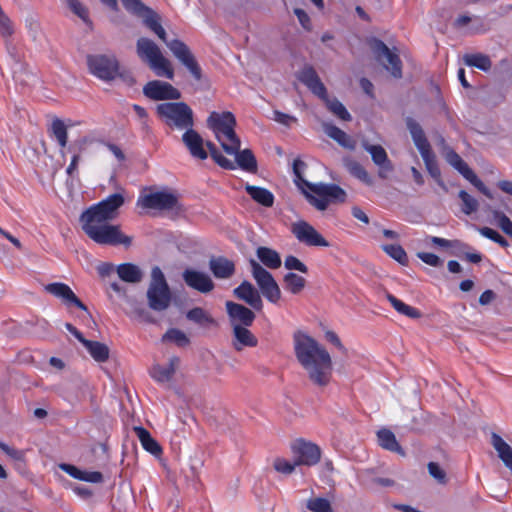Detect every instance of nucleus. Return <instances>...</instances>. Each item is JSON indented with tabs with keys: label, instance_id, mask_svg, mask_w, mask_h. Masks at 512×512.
I'll use <instances>...</instances> for the list:
<instances>
[{
	"label": "nucleus",
	"instance_id": "nucleus-35",
	"mask_svg": "<svg viewBox=\"0 0 512 512\" xmlns=\"http://www.w3.org/2000/svg\"><path fill=\"white\" fill-rule=\"evenodd\" d=\"M235 157L237 165L244 171L255 172L257 170V161L250 149L240 150L238 148L233 153H228Z\"/></svg>",
	"mask_w": 512,
	"mask_h": 512
},
{
	"label": "nucleus",
	"instance_id": "nucleus-56",
	"mask_svg": "<svg viewBox=\"0 0 512 512\" xmlns=\"http://www.w3.org/2000/svg\"><path fill=\"white\" fill-rule=\"evenodd\" d=\"M0 449L5 452L12 460L22 462L25 459V452L0 441Z\"/></svg>",
	"mask_w": 512,
	"mask_h": 512
},
{
	"label": "nucleus",
	"instance_id": "nucleus-28",
	"mask_svg": "<svg viewBox=\"0 0 512 512\" xmlns=\"http://www.w3.org/2000/svg\"><path fill=\"white\" fill-rule=\"evenodd\" d=\"M248 327H240L239 325L233 327V347L237 351H241L244 347H256L258 344V339Z\"/></svg>",
	"mask_w": 512,
	"mask_h": 512
},
{
	"label": "nucleus",
	"instance_id": "nucleus-38",
	"mask_svg": "<svg viewBox=\"0 0 512 512\" xmlns=\"http://www.w3.org/2000/svg\"><path fill=\"white\" fill-rule=\"evenodd\" d=\"M378 442L380 446L386 450L392 452H398L400 454H404L401 446L396 440V437L393 432L388 429H381L377 432Z\"/></svg>",
	"mask_w": 512,
	"mask_h": 512
},
{
	"label": "nucleus",
	"instance_id": "nucleus-4",
	"mask_svg": "<svg viewBox=\"0 0 512 512\" xmlns=\"http://www.w3.org/2000/svg\"><path fill=\"white\" fill-rule=\"evenodd\" d=\"M80 222L85 234L99 245L129 247L132 243L131 237L121 232L120 226L110 224L108 220L81 215Z\"/></svg>",
	"mask_w": 512,
	"mask_h": 512
},
{
	"label": "nucleus",
	"instance_id": "nucleus-20",
	"mask_svg": "<svg viewBox=\"0 0 512 512\" xmlns=\"http://www.w3.org/2000/svg\"><path fill=\"white\" fill-rule=\"evenodd\" d=\"M225 306L232 328L235 327V325L243 327L253 324L256 316L251 309L232 301H227Z\"/></svg>",
	"mask_w": 512,
	"mask_h": 512
},
{
	"label": "nucleus",
	"instance_id": "nucleus-14",
	"mask_svg": "<svg viewBox=\"0 0 512 512\" xmlns=\"http://www.w3.org/2000/svg\"><path fill=\"white\" fill-rule=\"evenodd\" d=\"M370 47L376 59L381 62L384 68L395 78L402 77V63L398 54L377 38L370 40Z\"/></svg>",
	"mask_w": 512,
	"mask_h": 512
},
{
	"label": "nucleus",
	"instance_id": "nucleus-24",
	"mask_svg": "<svg viewBox=\"0 0 512 512\" xmlns=\"http://www.w3.org/2000/svg\"><path fill=\"white\" fill-rule=\"evenodd\" d=\"M362 147L371 155L374 164L379 167V177L386 178V172L392 171L393 166L385 149L381 145L369 144L366 140L362 142Z\"/></svg>",
	"mask_w": 512,
	"mask_h": 512
},
{
	"label": "nucleus",
	"instance_id": "nucleus-40",
	"mask_svg": "<svg viewBox=\"0 0 512 512\" xmlns=\"http://www.w3.org/2000/svg\"><path fill=\"white\" fill-rule=\"evenodd\" d=\"M387 300L393 306V308L400 314H403L412 319H417L421 316V312L418 309L405 304L392 294L387 295Z\"/></svg>",
	"mask_w": 512,
	"mask_h": 512
},
{
	"label": "nucleus",
	"instance_id": "nucleus-32",
	"mask_svg": "<svg viewBox=\"0 0 512 512\" xmlns=\"http://www.w3.org/2000/svg\"><path fill=\"white\" fill-rule=\"evenodd\" d=\"M247 194L258 204L264 207H272L275 197L271 191L266 188L247 184L245 186Z\"/></svg>",
	"mask_w": 512,
	"mask_h": 512
},
{
	"label": "nucleus",
	"instance_id": "nucleus-25",
	"mask_svg": "<svg viewBox=\"0 0 512 512\" xmlns=\"http://www.w3.org/2000/svg\"><path fill=\"white\" fill-rule=\"evenodd\" d=\"M179 364L180 359L177 356H173L169 359L166 366L160 364L153 365L149 371L150 376L158 383H168L173 379Z\"/></svg>",
	"mask_w": 512,
	"mask_h": 512
},
{
	"label": "nucleus",
	"instance_id": "nucleus-58",
	"mask_svg": "<svg viewBox=\"0 0 512 512\" xmlns=\"http://www.w3.org/2000/svg\"><path fill=\"white\" fill-rule=\"evenodd\" d=\"M273 120L286 127H290L291 124L297 122V118L295 116L277 110L273 112Z\"/></svg>",
	"mask_w": 512,
	"mask_h": 512
},
{
	"label": "nucleus",
	"instance_id": "nucleus-31",
	"mask_svg": "<svg viewBox=\"0 0 512 512\" xmlns=\"http://www.w3.org/2000/svg\"><path fill=\"white\" fill-rule=\"evenodd\" d=\"M116 270L119 278L127 283H139L144 276L140 267L133 263H122Z\"/></svg>",
	"mask_w": 512,
	"mask_h": 512
},
{
	"label": "nucleus",
	"instance_id": "nucleus-3",
	"mask_svg": "<svg viewBox=\"0 0 512 512\" xmlns=\"http://www.w3.org/2000/svg\"><path fill=\"white\" fill-rule=\"evenodd\" d=\"M142 22L145 27L166 44L172 54L188 69L195 80H201L202 70L191 50L181 40L173 39L169 41L167 39L166 30L161 24V17L156 11L150 9L142 17Z\"/></svg>",
	"mask_w": 512,
	"mask_h": 512
},
{
	"label": "nucleus",
	"instance_id": "nucleus-49",
	"mask_svg": "<svg viewBox=\"0 0 512 512\" xmlns=\"http://www.w3.org/2000/svg\"><path fill=\"white\" fill-rule=\"evenodd\" d=\"M346 166H347V169L349 170V172L354 177H356L357 179H359L367 184L371 183V178H370L369 174L367 173L365 168L360 163H358L356 161H349L346 164Z\"/></svg>",
	"mask_w": 512,
	"mask_h": 512
},
{
	"label": "nucleus",
	"instance_id": "nucleus-46",
	"mask_svg": "<svg viewBox=\"0 0 512 512\" xmlns=\"http://www.w3.org/2000/svg\"><path fill=\"white\" fill-rule=\"evenodd\" d=\"M67 7L78 16L84 23L91 24L89 11L79 0H64Z\"/></svg>",
	"mask_w": 512,
	"mask_h": 512
},
{
	"label": "nucleus",
	"instance_id": "nucleus-63",
	"mask_svg": "<svg viewBox=\"0 0 512 512\" xmlns=\"http://www.w3.org/2000/svg\"><path fill=\"white\" fill-rule=\"evenodd\" d=\"M325 338L327 339V341L332 343L342 353H344V354L347 353V349L344 347V345L342 344L340 338L338 337V335L335 332L327 331L325 333Z\"/></svg>",
	"mask_w": 512,
	"mask_h": 512
},
{
	"label": "nucleus",
	"instance_id": "nucleus-8",
	"mask_svg": "<svg viewBox=\"0 0 512 512\" xmlns=\"http://www.w3.org/2000/svg\"><path fill=\"white\" fill-rule=\"evenodd\" d=\"M136 205L144 210L170 211L181 209L178 196L167 188L159 191L145 188L140 193Z\"/></svg>",
	"mask_w": 512,
	"mask_h": 512
},
{
	"label": "nucleus",
	"instance_id": "nucleus-26",
	"mask_svg": "<svg viewBox=\"0 0 512 512\" xmlns=\"http://www.w3.org/2000/svg\"><path fill=\"white\" fill-rule=\"evenodd\" d=\"M298 79L319 98H326V88L312 67H305L299 73Z\"/></svg>",
	"mask_w": 512,
	"mask_h": 512
},
{
	"label": "nucleus",
	"instance_id": "nucleus-33",
	"mask_svg": "<svg viewBox=\"0 0 512 512\" xmlns=\"http://www.w3.org/2000/svg\"><path fill=\"white\" fill-rule=\"evenodd\" d=\"M134 430L144 450L154 456H160L162 454L160 444L151 436L148 430L141 426L135 427Z\"/></svg>",
	"mask_w": 512,
	"mask_h": 512
},
{
	"label": "nucleus",
	"instance_id": "nucleus-64",
	"mask_svg": "<svg viewBox=\"0 0 512 512\" xmlns=\"http://www.w3.org/2000/svg\"><path fill=\"white\" fill-rule=\"evenodd\" d=\"M81 481L89 483H101L103 481L102 473L98 471H85L83 470V476Z\"/></svg>",
	"mask_w": 512,
	"mask_h": 512
},
{
	"label": "nucleus",
	"instance_id": "nucleus-19",
	"mask_svg": "<svg viewBox=\"0 0 512 512\" xmlns=\"http://www.w3.org/2000/svg\"><path fill=\"white\" fill-rule=\"evenodd\" d=\"M182 278L188 287L204 294L211 292L215 286L207 273L192 268L185 269Z\"/></svg>",
	"mask_w": 512,
	"mask_h": 512
},
{
	"label": "nucleus",
	"instance_id": "nucleus-55",
	"mask_svg": "<svg viewBox=\"0 0 512 512\" xmlns=\"http://www.w3.org/2000/svg\"><path fill=\"white\" fill-rule=\"evenodd\" d=\"M14 33V25L9 17L4 13H0V34L3 38H9Z\"/></svg>",
	"mask_w": 512,
	"mask_h": 512
},
{
	"label": "nucleus",
	"instance_id": "nucleus-41",
	"mask_svg": "<svg viewBox=\"0 0 512 512\" xmlns=\"http://www.w3.org/2000/svg\"><path fill=\"white\" fill-rule=\"evenodd\" d=\"M326 103L327 108L338 118L344 121L351 120V115L345 106L336 98L330 99L326 92V98H320Z\"/></svg>",
	"mask_w": 512,
	"mask_h": 512
},
{
	"label": "nucleus",
	"instance_id": "nucleus-43",
	"mask_svg": "<svg viewBox=\"0 0 512 512\" xmlns=\"http://www.w3.org/2000/svg\"><path fill=\"white\" fill-rule=\"evenodd\" d=\"M188 320L197 324H214V319L201 307L190 309L186 313Z\"/></svg>",
	"mask_w": 512,
	"mask_h": 512
},
{
	"label": "nucleus",
	"instance_id": "nucleus-12",
	"mask_svg": "<svg viewBox=\"0 0 512 512\" xmlns=\"http://www.w3.org/2000/svg\"><path fill=\"white\" fill-rule=\"evenodd\" d=\"M251 274L263 296L271 303H277L281 298V290L273 275L254 259L249 260Z\"/></svg>",
	"mask_w": 512,
	"mask_h": 512
},
{
	"label": "nucleus",
	"instance_id": "nucleus-22",
	"mask_svg": "<svg viewBox=\"0 0 512 512\" xmlns=\"http://www.w3.org/2000/svg\"><path fill=\"white\" fill-rule=\"evenodd\" d=\"M236 298L244 301L252 309L260 311L263 308V301L259 291L247 280H244L233 291Z\"/></svg>",
	"mask_w": 512,
	"mask_h": 512
},
{
	"label": "nucleus",
	"instance_id": "nucleus-60",
	"mask_svg": "<svg viewBox=\"0 0 512 512\" xmlns=\"http://www.w3.org/2000/svg\"><path fill=\"white\" fill-rule=\"evenodd\" d=\"M59 468L74 479H77V480L82 479L83 470L79 469L78 467H76L72 464L61 463L59 465Z\"/></svg>",
	"mask_w": 512,
	"mask_h": 512
},
{
	"label": "nucleus",
	"instance_id": "nucleus-61",
	"mask_svg": "<svg viewBox=\"0 0 512 512\" xmlns=\"http://www.w3.org/2000/svg\"><path fill=\"white\" fill-rule=\"evenodd\" d=\"M220 167L228 170H234L236 168V165L233 161L229 160L223 154L218 151L211 157Z\"/></svg>",
	"mask_w": 512,
	"mask_h": 512
},
{
	"label": "nucleus",
	"instance_id": "nucleus-59",
	"mask_svg": "<svg viewBox=\"0 0 512 512\" xmlns=\"http://www.w3.org/2000/svg\"><path fill=\"white\" fill-rule=\"evenodd\" d=\"M417 257L424 262L425 264L432 266V267H438L441 265L442 261L441 259L434 253L429 252H419L417 254Z\"/></svg>",
	"mask_w": 512,
	"mask_h": 512
},
{
	"label": "nucleus",
	"instance_id": "nucleus-29",
	"mask_svg": "<svg viewBox=\"0 0 512 512\" xmlns=\"http://www.w3.org/2000/svg\"><path fill=\"white\" fill-rule=\"evenodd\" d=\"M491 444L496 450L498 457L504 463V465L511 471L512 473V448L511 446L504 441V439L496 434L492 433L491 436Z\"/></svg>",
	"mask_w": 512,
	"mask_h": 512
},
{
	"label": "nucleus",
	"instance_id": "nucleus-44",
	"mask_svg": "<svg viewBox=\"0 0 512 512\" xmlns=\"http://www.w3.org/2000/svg\"><path fill=\"white\" fill-rule=\"evenodd\" d=\"M162 341L164 342H173L179 347H185L189 344V339L187 335L176 328L169 329L162 337Z\"/></svg>",
	"mask_w": 512,
	"mask_h": 512
},
{
	"label": "nucleus",
	"instance_id": "nucleus-50",
	"mask_svg": "<svg viewBox=\"0 0 512 512\" xmlns=\"http://www.w3.org/2000/svg\"><path fill=\"white\" fill-rule=\"evenodd\" d=\"M307 508L312 512H332V507L326 498L317 497L307 501Z\"/></svg>",
	"mask_w": 512,
	"mask_h": 512
},
{
	"label": "nucleus",
	"instance_id": "nucleus-52",
	"mask_svg": "<svg viewBox=\"0 0 512 512\" xmlns=\"http://www.w3.org/2000/svg\"><path fill=\"white\" fill-rule=\"evenodd\" d=\"M479 233L485 237L488 238L495 243L499 244L503 248H507L509 246V242L501 236L496 230L489 228V227H482L479 228Z\"/></svg>",
	"mask_w": 512,
	"mask_h": 512
},
{
	"label": "nucleus",
	"instance_id": "nucleus-1",
	"mask_svg": "<svg viewBox=\"0 0 512 512\" xmlns=\"http://www.w3.org/2000/svg\"><path fill=\"white\" fill-rule=\"evenodd\" d=\"M293 347L296 359L306 371L309 380L316 386H327L333 372L329 352L313 337L302 331L294 333Z\"/></svg>",
	"mask_w": 512,
	"mask_h": 512
},
{
	"label": "nucleus",
	"instance_id": "nucleus-57",
	"mask_svg": "<svg viewBox=\"0 0 512 512\" xmlns=\"http://www.w3.org/2000/svg\"><path fill=\"white\" fill-rule=\"evenodd\" d=\"M428 471L429 474L437 480L440 484L446 483V473L445 471L440 467V465L436 462H429L428 464Z\"/></svg>",
	"mask_w": 512,
	"mask_h": 512
},
{
	"label": "nucleus",
	"instance_id": "nucleus-30",
	"mask_svg": "<svg viewBox=\"0 0 512 512\" xmlns=\"http://www.w3.org/2000/svg\"><path fill=\"white\" fill-rule=\"evenodd\" d=\"M324 132L339 145L344 148L353 150L355 148V141L343 130L338 128L332 123H323Z\"/></svg>",
	"mask_w": 512,
	"mask_h": 512
},
{
	"label": "nucleus",
	"instance_id": "nucleus-23",
	"mask_svg": "<svg viewBox=\"0 0 512 512\" xmlns=\"http://www.w3.org/2000/svg\"><path fill=\"white\" fill-rule=\"evenodd\" d=\"M182 141L193 158L205 160L208 153L204 148V140L201 135L190 127L182 135Z\"/></svg>",
	"mask_w": 512,
	"mask_h": 512
},
{
	"label": "nucleus",
	"instance_id": "nucleus-45",
	"mask_svg": "<svg viewBox=\"0 0 512 512\" xmlns=\"http://www.w3.org/2000/svg\"><path fill=\"white\" fill-rule=\"evenodd\" d=\"M121 2L127 12L140 18L151 9L141 0H121Z\"/></svg>",
	"mask_w": 512,
	"mask_h": 512
},
{
	"label": "nucleus",
	"instance_id": "nucleus-48",
	"mask_svg": "<svg viewBox=\"0 0 512 512\" xmlns=\"http://www.w3.org/2000/svg\"><path fill=\"white\" fill-rule=\"evenodd\" d=\"M459 198L462 201V212L466 215H470L477 211L478 209V201L468 194L466 191L461 190L459 192Z\"/></svg>",
	"mask_w": 512,
	"mask_h": 512
},
{
	"label": "nucleus",
	"instance_id": "nucleus-62",
	"mask_svg": "<svg viewBox=\"0 0 512 512\" xmlns=\"http://www.w3.org/2000/svg\"><path fill=\"white\" fill-rule=\"evenodd\" d=\"M429 240L432 244L437 245L442 248L457 247V246L461 245L460 241H458V240L451 241V240H447V239L436 237V236H431L429 238Z\"/></svg>",
	"mask_w": 512,
	"mask_h": 512
},
{
	"label": "nucleus",
	"instance_id": "nucleus-9",
	"mask_svg": "<svg viewBox=\"0 0 512 512\" xmlns=\"http://www.w3.org/2000/svg\"><path fill=\"white\" fill-rule=\"evenodd\" d=\"M149 307L154 311H164L171 303V293L165 275L158 266L151 270V281L147 290Z\"/></svg>",
	"mask_w": 512,
	"mask_h": 512
},
{
	"label": "nucleus",
	"instance_id": "nucleus-11",
	"mask_svg": "<svg viewBox=\"0 0 512 512\" xmlns=\"http://www.w3.org/2000/svg\"><path fill=\"white\" fill-rule=\"evenodd\" d=\"M87 65L90 73L103 81H112L121 76L119 62L115 55H89Z\"/></svg>",
	"mask_w": 512,
	"mask_h": 512
},
{
	"label": "nucleus",
	"instance_id": "nucleus-18",
	"mask_svg": "<svg viewBox=\"0 0 512 512\" xmlns=\"http://www.w3.org/2000/svg\"><path fill=\"white\" fill-rule=\"evenodd\" d=\"M143 94L154 101L178 100L181 98V93L178 89L170 83L160 80L147 82L143 87Z\"/></svg>",
	"mask_w": 512,
	"mask_h": 512
},
{
	"label": "nucleus",
	"instance_id": "nucleus-21",
	"mask_svg": "<svg viewBox=\"0 0 512 512\" xmlns=\"http://www.w3.org/2000/svg\"><path fill=\"white\" fill-rule=\"evenodd\" d=\"M45 291L60 299L66 306H76L83 311L87 307L78 299L72 289L65 283L54 282L45 286Z\"/></svg>",
	"mask_w": 512,
	"mask_h": 512
},
{
	"label": "nucleus",
	"instance_id": "nucleus-5",
	"mask_svg": "<svg viewBox=\"0 0 512 512\" xmlns=\"http://www.w3.org/2000/svg\"><path fill=\"white\" fill-rule=\"evenodd\" d=\"M207 125L226 153H233L240 148L241 142L235 133L236 119L231 112H212Z\"/></svg>",
	"mask_w": 512,
	"mask_h": 512
},
{
	"label": "nucleus",
	"instance_id": "nucleus-34",
	"mask_svg": "<svg viewBox=\"0 0 512 512\" xmlns=\"http://www.w3.org/2000/svg\"><path fill=\"white\" fill-rule=\"evenodd\" d=\"M87 352L98 363H104L109 359L110 350L108 346L99 341L87 340L82 343Z\"/></svg>",
	"mask_w": 512,
	"mask_h": 512
},
{
	"label": "nucleus",
	"instance_id": "nucleus-36",
	"mask_svg": "<svg viewBox=\"0 0 512 512\" xmlns=\"http://www.w3.org/2000/svg\"><path fill=\"white\" fill-rule=\"evenodd\" d=\"M256 255L261 263L270 269H277L281 266V258L277 251L268 247H258Z\"/></svg>",
	"mask_w": 512,
	"mask_h": 512
},
{
	"label": "nucleus",
	"instance_id": "nucleus-10",
	"mask_svg": "<svg viewBox=\"0 0 512 512\" xmlns=\"http://www.w3.org/2000/svg\"><path fill=\"white\" fill-rule=\"evenodd\" d=\"M406 125L412 136L413 142L425 163L428 173L434 179H439L441 172L422 127L411 117L406 119Z\"/></svg>",
	"mask_w": 512,
	"mask_h": 512
},
{
	"label": "nucleus",
	"instance_id": "nucleus-37",
	"mask_svg": "<svg viewBox=\"0 0 512 512\" xmlns=\"http://www.w3.org/2000/svg\"><path fill=\"white\" fill-rule=\"evenodd\" d=\"M465 65L475 67L481 71L487 72L492 67L489 56L482 53H469L463 56Z\"/></svg>",
	"mask_w": 512,
	"mask_h": 512
},
{
	"label": "nucleus",
	"instance_id": "nucleus-13",
	"mask_svg": "<svg viewBox=\"0 0 512 512\" xmlns=\"http://www.w3.org/2000/svg\"><path fill=\"white\" fill-rule=\"evenodd\" d=\"M123 194L114 193L107 196L97 204L86 209L81 215L112 221L119 215V209L124 204Z\"/></svg>",
	"mask_w": 512,
	"mask_h": 512
},
{
	"label": "nucleus",
	"instance_id": "nucleus-16",
	"mask_svg": "<svg viewBox=\"0 0 512 512\" xmlns=\"http://www.w3.org/2000/svg\"><path fill=\"white\" fill-rule=\"evenodd\" d=\"M291 449L298 465L314 466L320 461L321 449L312 442L298 439L292 444Z\"/></svg>",
	"mask_w": 512,
	"mask_h": 512
},
{
	"label": "nucleus",
	"instance_id": "nucleus-54",
	"mask_svg": "<svg viewBox=\"0 0 512 512\" xmlns=\"http://www.w3.org/2000/svg\"><path fill=\"white\" fill-rule=\"evenodd\" d=\"M284 267L290 271L296 270L301 273H307L308 267L297 257L289 255L284 260Z\"/></svg>",
	"mask_w": 512,
	"mask_h": 512
},
{
	"label": "nucleus",
	"instance_id": "nucleus-47",
	"mask_svg": "<svg viewBox=\"0 0 512 512\" xmlns=\"http://www.w3.org/2000/svg\"><path fill=\"white\" fill-rule=\"evenodd\" d=\"M382 249L401 265H406L408 257L402 246L398 244L383 245Z\"/></svg>",
	"mask_w": 512,
	"mask_h": 512
},
{
	"label": "nucleus",
	"instance_id": "nucleus-39",
	"mask_svg": "<svg viewBox=\"0 0 512 512\" xmlns=\"http://www.w3.org/2000/svg\"><path fill=\"white\" fill-rule=\"evenodd\" d=\"M283 282L284 288L294 295L301 293L306 286L305 278L293 272L285 274L283 277Z\"/></svg>",
	"mask_w": 512,
	"mask_h": 512
},
{
	"label": "nucleus",
	"instance_id": "nucleus-51",
	"mask_svg": "<svg viewBox=\"0 0 512 512\" xmlns=\"http://www.w3.org/2000/svg\"><path fill=\"white\" fill-rule=\"evenodd\" d=\"M493 218L496 221L498 227L509 237H512V221L503 212L495 210L493 211Z\"/></svg>",
	"mask_w": 512,
	"mask_h": 512
},
{
	"label": "nucleus",
	"instance_id": "nucleus-7",
	"mask_svg": "<svg viewBox=\"0 0 512 512\" xmlns=\"http://www.w3.org/2000/svg\"><path fill=\"white\" fill-rule=\"evenodd\" d=\"M156 112L169 127L187 130L194 126L192 109L184 102H166L157 105Z\"/></svg>",
	"mask_w": 512,
	"mask_h": 512
},
{
	"label": "nucleus",
	"instance_id": "nucleus-27",
	"mask_svg": "<svg viewBox=\"0 0 512 512\" xmlns=\"http://www.w3.org/2000/svg\"><path fill=\"white\" fill-rule=\"evenodd\" d=\"M209 269L216 278L228 279L235 273V264L222 256L212 257L209 260Z\"/></svg>",
	"mask_w": 512,
	"mask_h": 512
},
{
	"label": "nucleus",
	"instance_id": "nucleus-2",
	"mask_svg": "<svg viewBox=\"0 0 512 512\" xmlns=\"http://www.w3.org/2000/svg\"><path fill=\"white\" fill-rule=\"evenodd\" d=\"M306 164L300 160L293 161L294 182L305 194L308 202L317 210L324 211L331 202L344 203L346 192L336 184L310 183L303 178Z\"/></svg>",
	"mask_w": 512,
	"mask_h": 512
},
{
	"label": "nucleus",
	"instance_id": "nucleus-53",
	"mask_svg": "<svg viewBox=\"0 0 512 512\" xmlns=\"http://www.w3.org/2000/svg\"><path fill=\"white\" fill-rule=\"evenodd\" d=\"M273 466L277 472L289 475L294 472L295 467L298 466V464H296V460L294 462H290L284 458H276Z\"/></svg>",
	"mask_w": 512,
	"mask_h": 512
},
{
	"label": "nucleus",
	"instance_id": "nucleus-15",
	"mask_svg": "<svg viewBox=\"0 0 512 512\" xmlns=\"http://www.w3.org/2000/svg\"><path fill=\"white\" fill-rule=\"evenodd\" d=\"M445 160L457 170L467 181H469L478 191L488 198H493L491 191L478 178L468 164L453 149L447 148L444 153Z\"/></svg>",
	"mask_w": 512,
	"mask_h": 512
},
{
	"label": "nucleus",
	"instance_id": "nucleus-6",
	"mask_svg": "<svg viewBox=\"0 0 512 512\" xmlns=\"http://www.w3.org/2000/svg\"><path fill=\"white\" fill-rule=\"evenodd\" d=\"M136 53L158 77L172 80L174 69L171 62L162 54L159 46L147 37H140L136 42Z\"/></svg>",
	"mask_w": 512,
	"mask_h": 512
},
{
	"label": "nucleus",
	"instance_id": "nucleus-17",
	"mask_svg": "<svg viewBox=\"0 0 512 512\" xmlns=\"http://www.w3.org/2000/svg\"><path fill=\"white\" fill-rule=\"evenodd\" d=\"M291 232L307 246L328 247V241L308 222L300 220L292 224Z\"/></svg>",
	"mask_w": 512,
	"mask_h": 512
},
{
	"label": "nucleus",
	"instance_id": "nucleus-42",
	"mask_svg": "<svg viewBox=\"0 0 512 512\" xmlns=\"http://www.w3.org/2000/svg\"><path fill=\"white\" fill-rule=\"evenodd\" d=\"M50 132L57 140L59 146L61 148H64L67 145L68 142V133H67V127L64 124V122L59 119L55 118L50 126Z\"/></svg>",
	"mask_w": 512,
	"mask_h": 512
}]
</instances>
